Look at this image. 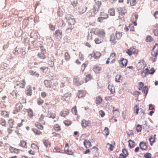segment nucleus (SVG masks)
I'll use <instances>...</instances> for the list:
<instances>
[{
    "label": "nucleus",
    "mask_w": 158,
    "mask_h": 158,
    "mask_svg": "<svg viewBox=\"0 0 158 158\" xmlns=\"http://www.w3.org/2000/svg\"><path fill=\"white\" fill-rule=\"evenodd\" d=\"M94 33L102 38H104L106 35L105 32L103 29H99L97 28L94 29Z\"/></svg>",
    "instance_id": "nucleus-1"
},
{
    "label": "nucleus",
    "mask_w": 158,
    "mask_h": 158,
    "mask_svg": "<svg viewBox=\"0 0 158 158\" xmlns=\"http://www.w3.org/2000/svg\"><path fill=\"white\" fill-rule=\"evenodd\" d=\"M26 48L24 47L18 48H16L15 49V51L14 52V53L15 55H17L18 54H19L23 56L26 54Z\"/></svg>",
    "instance_id": "nucleus-2"
},
{
    "label": "nucleus",
    "mask_w": 158,
    "mask_h": 158,
    "mask_svg": "<svg viewBox=\"0 0 158 158\" xmlns=\"http://www.w3.org/2000/svg\"><path fill=\"white\" fill-rule=\"evenodd\" d=\"M73 82L77 86H79L83 84L84 81L81 78L77 76H75L73 78Z\"/></svg>",
    "instance_id": "nucleus-3"
},
{
    "label": "nucleus",
    "mask_w": 158,
    "mask_h": 158,
    "mask_svg": "<svg viewBox=\"0 0 158 158\" xmlns=\"http://www.w3.org/2000/svg\"><path fill=\"white\" fill-rule=\"evenodd\" d=\"M42 62L37 63L36 62H35L34 65H35V67L36 68H40V70L43 73H46L48 70V67H42L41 65V63Z\"/></svg>",
    "instance_id": "nucleus-4"
},
{
    "label": "nucleus",
    "mask_w": 158,
    "mask_h": 158,
    "mask_svg": "<svg viewBox=\"0 0 158 158\" xmlns=\"http://www.w3.org/2000/svg\"><path fill=\"white\" fill-rule=\"evenodd\" d=\"M116 54L115 52H113L111 53L110 56L108 58L107 60L106 61V63L107 64L110 63L109 60H111L110 63H114L116 61Z\"/></svg>",
    "instance_id": "nucleus-5"
},
{
    "label": "nucleus",
    "mask_w": 158,
    "mask_h": 158,
    "mask_svg": "<svg viewBox=\"0 0 158 158\" xmlns=\"http://www.w3.org/2000/svg\"><path fill=\"white\" fill-rule=\"evenodd\" d=\"M23 107V105L21 103H17L15 106L13 113L14 114H16L20 112L22 110Z\"/></svg>",
    "instance_id": "nucleus-6"
},
{
    "label": "nucleus",
    "mask_w": 158,
    "mask_h": 158,
    "mask_svg": "<svg viewBox=\"0 0 158 158\" xmlns=\"http://www.w3.org/2000/svg\"><path fill=\"white\" fill-rule=\"evenodd\" d=\"M138 15L136 13H133L131 19V21L132 23L135 26H137V24L136 21L138 19Z\"/></svg>",
    "instance_id": "nucleus-7"
},
{
    "label": "nucleus",
    "mask_w": 158,
    "mask_h": 158,
    "mask_svg": "<svg viewBox=\"0 0 158 158\" xmlns=\"http://www.w3.org/2000/svg\"><path fill=\"white\" fill-rule=\"evenodd\" d=\"M152 55L154 57L158 55V44H156L153 47L152 51Z\"/></svg>",
    "instance_id": "nucleus-8"
},
{
    "label": "nucleus",
    "mask_w": 158,
    "mask_h": 158,
    "mask_svg": "<svg viewBox=\"0 0 158 158\" xmlns=\"http://www.w3.org/2000/svg\"><path fill=\"white\" fill-rule=\"evenodd\" d=\"M87 9V7L85 5H81L78 8L79 12L80 14H83L86 12Z\"/></svg>",
    "instance_id": "nucleus-9"
},
{
    "label": "nucleus",
    "mask_w": 158,
    "mask_h": 158,
    "mask_svg": "<svg viewBox=\"0 0 158 158\" xmlns=\"http://www.w3.org/2000/svg\"><path fill=\"white\" fill-rule=\"evenodd\" d=\"M17 86H15V88H17V87L18 86H19V87L22 88H24L26 84L25 81L24 80H23L21 81L20 82L19 81H17L16 82Z\"/></svg>",
    "instance_id": "nucleus-10"
},
{
    "label": "nucleus",
    "mask_w": 158,
    "mask_h": 158,
    "mask_svg": "<svg viewBox=\"0 0 158 158\" xmlns=\"http://www.w3.org/2000/svg\"><path fill=\"white\" fill-rule=\"evenodd\" d=\"M140 148L143 150H146L148 148V143L143 141L141 142L139 144Z\"/></svg>",
    "instance_id": "nucleus-11"
},
{
    "label": "nucleus",
    "mask_w": 158,
    "mask_h": 158,
    "mask_svg": "<svg viewBox=\"0 0 158 158\" xmlns=\"http://www.w3.org/2000/svg\"><path fill=\"white\" fill-rule=\"evenodd\" d=\"M118 62L119 64H121V67H125L127 64L128 60L126 59L121 58L119 60Z\"/></svg>",
    "instance_id": "nucleus-12"
},
{
    "label": "nucleus",
    "mask_w": 158,
    "mask_h": 158,
    "mask_svg": "<svg viewBox=\"0 0 158 158\" xmlns=\"http://www.w3.org/2000/svg\"><path fill=\"white\" fill-rule=\"evenodd\" d=\"M118 39L115 35V34H112L110 36V41L111 44H115L116 42Z\"/></svg>",
    "instance_id": "nucleus-13"
},
{
    "label": "nucleus",
    "mask_w": 158,
    "mask_h": 158,
    "mask_svg": "<svg viewBox=\"0 0 158 158\" xmlns=\"http://www.w3.org/2000/svg\"><path fill=\"white\" fill-rule=\"evenodd\" d=\"M102 69L101 67L98 65H96L94 67L93 70L96 73L98 74L100 73Z\"/></svg>",
    "instance_id": "nucleus-14"
},
{
    "label": "nucleus",
    "mask_w": 158,
    "mask_h": 158,
    "mask_svg": "<svg viewBox=\"0 0 158 158\" xmlns=\"http://www.w3.org/2000/svg\"><path fill=\"white\" fill-rule=\"evenodd\" d=\"M54 58L53 56H51L50 57L48 61V64L50 67H53L54 65Z\"/></svg>",
    "instance_id": "nucleus-15"
},
{
    "label": "nucleus",
    "mask_w": 158,
    "mask_h": 158,
    "mask_svg": "<svg viewBox=\"0 0 158 158\" xmlns=\"http://www.w3.org/2000/svg\"><path fill=\"white\" fill-rule=\"evenodd\" d=\"M81 125L83 127H86L89 126L90 124V121H87L85 119H83L81 122Z\"/></svg>",
    "instance_id": "nucleus-16"
},
{
    "label": "nucleus",
    "mask_w": 158,
    "mask_h": 158,
    "mask_svg": "<svg viewBox=\"0 0 158 158\" xmlns=\"http://www.w3.org/2000/svg\"><path fill=\"white\" fill-rule=\"evenodd\" d=\"M86 94L85 91L83 90L79 91L77 94L78 98H81L84 97Z\"/></svg>",
    "instance_id": "nucleus-17"
},
{
    "label": "nucleus",
    "mask_w": 158,
    "mask_h": 158,
    "mask_svg": "<svg viewBox=\"0 0 158 158\" xmlns=\"http://www.w3.org/2000/svg\"><path fill=\"white\" fill-rule=\"evenodd\" d=\"M113 108V113L114 116H113V117L114 116H118L119 115V111L118 109V108H116L114 106L112 107Z\"/></svg>",
    "instance_id": "nucleus-18"
},
{
    "label": "nucleus",
    "mask_w": 158,
    "mask_h": 158,
    "mask_svg": "<svg viewBox=\"0 0 158 158\" xmlns=\"http://www.w3.org/2000/svg\"><path fill=\"white\" fill-rule=\"evenodd\" d=\"M32 91L31 87V86H29L27 87L26 93L27 95H31L32 94Z\"/></svg>",
    "instance_id": "nucleus-19"
},
{
    "label": "nucleus",
    "mask_w": 158,
    "mask_h": 158,
    "mask_svg": "<svg viewBox=\"0 0 158 158\" xmlns=\"http://www.w3.org/2000/svg\"><path fill=\"white\" fill-rule=\"evenodd\" d=\"M43 143L46 148L50 147L51 145V142L48 139H44Z\"/></svg>",
    "instance_id": "nucleus-20"
},
{
    "label": "nucleus",
    "mask_w": 158,
    "mask_h": 158,
    "mask_svg": "<svg viewBox=\"0 0 158 158\" xmlns=\"http://www.w3.org/2000/svg\"><path fill=\"white\" fill-rule=\"evenodd\" d=\"M118 10L120 14L122 15H124L127 12V10L124 7L118 8Z\"/></svg>",
    "instance_id": "nucleus-21"
},
{
    "label": "nucleus",
    "mask_w": 158,
    "mask_h": 158,
    "mask_svg": "<svg viewBox=\"0 0 158 158\" xmlns=\"http://www.w3.org/2000/svg\"><path fill=\"white\" fill-rule=\"evenodd\" d=\"M10 152L12 153H15L17 154L19 153V151L18 149L14 148L12 147H10L9 148Z\"/></svg>",
    "instance_id": "nucleus-22"
},
{
    "label": "nucleus",
    "mask_w": 158,
    "mask_h": 158,
    "mask_svg": "<svg viewBox=\"0 0 158 158\" xmlns=\"http://www.w3.org/2000/svg\"><path fill=\"white\" fill-rule=\"evenodd\" d=\"M102 100L103 99L100 96H98L96 98L95 102L96 104L99 105L102 103Z\"/></svg>",
    "instance_id": "nucleus-23"
},
{
    "label": "nucleus",
    "mask_w": 158,
    "mask_h": 158,
    "mask_svg": "<svg viewBox=\"0 0 158 158\" xmlns=\"http://www.w3.org/2000/svg\"><path fill=\"white\" fill-rule=\"evenodd\" d=\"M84 144L86 148H89L91 145L90 142L87 140H85L84 142Z\"/></svg>",
    "instance_id": "nucleus-24"
},
{
    "label": "nucleus",
    "mask_w": 158,
    "mask_h": 158,
    "mask_svg": "<svg viewBox=\"0 0 158 158\" xmlns=\"http://www.w3.org/2000/svg\"><path fill=\"white\" fill-rule=\"evenodd\" d=\"M127 3H130L131 6H134L136 4L137 1L136 0H127Z\"/></svg>",
    "instance_id": "nucleus-25"
},
{
    "label": "nucleus",
    "mask_w": 158,
    "mask_h": 158,
    "mask_svg": "<svg viewBox=\"0 0 158 158\" xmlns=\"http://www.w3.org/2000/svg\"><path fill=\"white\" fill-rule=\"evenodd\" d=\"M96 13L92 9L90 10L87 12L88 15L90 17L94 16Z\"/></svg>",
    "instance_id": "nucleus-26"
},
{
    "label": "nucleus",
    "mask_w": 158,
    "mask_h": 158,
    "mask_svg": "<svg viewBox=\"0 0 158 158\" xmlns=\"http://www.w3.org/2000/svg\"><path fill=\"white\" fill-rule=\"evenodd\" d=\"M26 110L29 117L30 118H32L34 116L33 110L31 109H27Z\"/></svg>",
    "instance_id": "nucleus-27"
},
{
    "label": "nucleus",
    "mask_w": 158,
    "mask_h": 158,
    "mask_svg": "<svg viewBox=\"0 0 158 158\" xmlns=\"http://www.w3.org/2000/svg\"><path fill=\"white\" fill-rule=\"evenodd\" d=\"M32 130L34 132L35 135H40L42 134V132L41 131L36 128H33Z\"/></svg>",
    "instance_id": "nucleus-28"
},
{
    "label": "nucleus",
    "mask_w": 158,
    "mask_h": 158,
    "mask_svg": "<svg viewBox=\"0 0 158 158\" xmlns=\"http://www.w3.org/2000/svg\"><path fill=\"white\" fill-rule=\"evenodd\" d=\"M55 35L56 37L61 36V38L62 36V32L61 30H58L55 31Z\"/></svg>",
    "instance_id": "nucleus-29"
},
{
    "label": "nucleus",
    "mask_w": 158,
    "mask_h": 158,
    "mask_svg": "<svg viewBox=\"0 0 158 158\" xmlns=\"http://www.w3.org/2000/svg\"><path fill=\"white\" fill-rule=\"evenodd\" d=\"M153 32L156 36H158V24H156L154 27Z\"/></svg>",
    "instance_id": "nucleus-30"
},
{
    "label": "nucleus",
    "mask_w": 158,
    "mask_h": 158,
    "mask_svg": "<svg viewBox=\"0 0 158 158\" xmlns=\"http://www.w3.org/2000/svg\"><path fill=\"white\" fill-rule=\"evenodd\" d=\"M35 126L40 130H42L44 129V127L41 123H37L35 124Z\"/></svg>",
    "instance_id": "nucleus-31"
},
{
    "label": "nucleus",
    "mask_w": 158,
    "mask_h": 158,
    "mask_svg": "<svg viewBox=\"0 0 158 158\" xmlns=\"http://www.w3.org/2000/svg\"><path fill=\"white\" fill-rule=\"evenodd\" d=\"M69 114V110H66L61 111L60 112V114L61 116L65 117Z\"/></svg>",
    "instance_id": "nucleus-32"
},
{
    "label": "nucleus",
    "mask_w": 158,
    "mask_h": 158,
    "mask_svg": "<svg viewBox=\"0 0 158 158\" xmlns=\"http://www.w3.org/2000/svg\"><path fill=\"white\" fill-rule=\"evenodd\" d=\"M108 89L110 90L111 94H113L115 93V88L113 86L109 85L108 86Z\"/></svg>",
    "instance_id": "nucleus-33"
},
{
    "label": "nucleus",
    "mask_w": 158,
    "mask_h": 158,
    "mask_svg": "<svg viewBox=\"0 0 158 158\" xmlns=\"http://www.w3.org/2000/svg\"><path fill=\"white\" fill-rule=\"evenodd\" d=\"M108 13L111 16H114L115 15V9L114 8L110 9L108 10Z\"/></svg>",
    "instance_id": "nucleus-34"
},
{
    "label": "nucleus",
    "mask_w": 158,
    "mask_h": 158,
    "mask_svg": "<svg viewBox=\"0 0 158 158\" xmlns=\"http://www.w3.org/2000/svg\"><path fill=\"white\" fill-rule=\"evenodd\" d=\"M53 128L57 132H59L61 130L60 126L57 124H55L53 126Z\"/></svg>",
    "instance_id": "nucleus-35"
},
{
    "label": "nucleus",
    "mask_w": 158,
    "mask_h": 158,
    "mask_svg": "<svg viewBox=\"0 0 158 158\" xmlns=\"http://www.w3.org/2000/svg\"><path fill=\"white\" fill-rule=\"evenodd\" d=\"M101 56V53L99 52H96L93 54V56L95 59H98Z\"/></svg>",
    "instance_id": "nucleus-36"
},
{
    "label": "nucleus",
    "mask_w": 158,
    "mask_h": 158,
    "mask_svg": "<svg viewBox=\"0 0 158 158\" xmlns=\"http://www.w3.org/2000/svg\"><path fill=\"white\" fill-rule=\"evenodd\" d=\"M122 80V77L119 74H117L115 77V81L117 82H120Z\"/></svg>",
    "instance_id": "nucleus-37"
},
{
    "label": "nucleus",
    "mask_w": 158,
    "mask_h": 158,
    "mask_svg": "<svg viewBox=\"0 0 158 158\" xmlns=\"http://www.w3.org/2000/svg\"><path fill=\"white\" fill-rule=\"evenodd\" d=\"M8 123L10 127L13 128L15 124V121L13 119H10L8 120Z\"/></svg>",
    "instance_id": "nucleus-38"
},
{
    "label": "nucleus",
    "mask_w": 158,
    "mask_h": 158,
    "mask_svg": "<svg viewBox=\"0 0 158 158\" xmlns=\"http://www.w3.org/2000/svg\"><path fill=\"white\" fill-rule=\"evenodd\" d=\"M29 73L30 75L32 76H34L35 77H39L40 76V74L38 73H37L35 71H34L33 70L30 71Z\"/></svg>",
    "instance_id": "nucleus-39"
},
{
    "label": "nucleus",
    "mask_w": 158,
    "mask_h": 158,
    "mask_svg": "<svg viewBox=\"0 0 158 158\" xmlns=\"http://www.w3.org/2000/svg\"><path fill=\"white\" fill-rule=\"evenodd\" d=\"M94 41L96 44H99L103 42L102 38L96 37Z\"/></svg>",
    "instance_id": "nucleus-40"
},
{
    "label": "nucleus",
    "mask_w": 158,
    "mask_h": 158,
    "mask_svg": "<svg viewBox=\"0 0 158 158\" xmlns=\"http://www.w3.org/2000/svg\"><path fill=\"white\" fill-rule=\"evenodd\" d=\"M130 50H131L133 54H137L138 53V50L136 49L135 46H132L130 48Z\"/></svg>",
    "instance_id": "nucleus-41"
},
{
    "label": "nucleus",
    "mask_w": 158,
    "mask_h": 158,
    "mask_svg": "<svg viewBox=\"0 0 158 158\" xmlns=\"http://www.w3.org/2000/svg\"><path fill=\"white\" fill-rule=\"evenodd\" d=\"M139 110V106L138 105L135 104L134 107V111L136 113V114H138V112Z\"/></svg>",
    "instance_id": "nucleus-42"
},
{
    "label": "nucleus",
    "mask_w": 158,
    "mask_h": 158,
    "mask_svg": "<svg viewBox=\"0 0 158 158\" xmlns=\"http://www.w3.org/2000/svg\"><path fill=\"white\" fill-rule=\"evenodd\" d=\"M44 84L48 88H50L51 87V83L48 80H45L44 81Z\"/></svg>",
    "instance_id": "nucleus-43"
},
{
    "label": "nucleus",
    "mask_w": 158,
    "mask_h": 158,
    "mask_svg": "<svg viewBox=\"0 0 158 158\" xmlns=\"http://www.w3.org/2000/svg\"><path fill=\"white\" fill-rule=\"evenodd\" d=\"M92 79V77L91 74H88L86 76V77L85 79V82H87L88 81Z\"/></svg>",
    "instance_id": "nucleus-44"
},
{
    "label": "nucleus",
    "mask_w": 158,
    "mask_h": 158,
    "mask_svg": "<svg viewBox=\"0 0 158 158\" xmlns=\"http://www.w3.org/2000/svg\"><path fill=\"white\" fill-rule=\"evenodd\" d=\"M128 142L129 143V146L131 148L134 147L135 143L133 141H132L131 139H130L128 141Z\"/></svg>",
    "instance_id": "nucleus-45"
},
{
    "label": "nucleus",
    "mask_w": 158,
    "mask_h": 158,
    "mask_svg": "<svg viewBox=\"0 0 158 158\" xmlns=\"http://www.w3.org/2000/svg\"><path fill=\"white\" fill-rule=\"evenodd\" d=\"M75 23V21L74 19L71 18L69 19L68 24L73 26Z\"/></svg>",
    "instance_id": "nucleus-46"
},
{
    "label": "nucleus",
    "mask_w": 158,
    "mask_h": 158,
    "mask_svg": "<svg viewBox=\"0 0 158 158\" xmlns=\"http://www.w3.org/2000/svg\"><path fill=\"white\" fill-rule=\"evenodd\" d=\"M44 53H38V56L40 58L42 59H44L46 58V56L44 55Z\"/></svg>",
    "instance_id": "nucleus-47"
},
{
    "label": "nucleus",
    "mask_w": 158,
    "mask_h": 158,
    "mask_svg": "<svg viewBox=\"0 0 158 158\" xmlns=\"http://www.w3.org/2000/svg\"><path fill=\"white\" fill-rule=\"evenodd\" d=\"M88 64V62L87 61H86L82 64L81 68L82 71H83L85 70L86 67L87 66Z\"/></svg>",
    "instance_id": "nucleus-48"
},
{
    "label": "nucleus",
    "mask_w": 158,
    "mask_h": 158,
    "mask_svg": "<svg viewBox=\"0 0 158 158\" xmlns=\"http://www.w3.org/2000/svg\"><path fill=\"white\" fill-rule=\"evenodd\" d=\"M101 16L104 19H107L108 16L107 14L104 12H102L100 14Z\"/></svg>",
    "instance_id": "nucleus-49"
},
{
    "label": "nucleus",
    "mask_w": 158,
    "mask_h": 158,
    "mask_svg": "<svg viewBox=\"0 0 158 158\" xmlns=\"http://www.w3.org/2000/svg\"><path fill=\"white\" fill-rule=\"evenodd\" d=\"M92 153L94 154H96L98 153V149L96 147H94L92 149Z\"/></svg>",
    "instance_id": "nucleus-50"
},
{
    "label": "nucleus",
    "mask_w": 158,
    "mask_h": 158,
    "mask_svg": "<svg viewBox=\"0 0 158 158\" xmlns=\"http://www.w3.org/2000/svg\"><path fill=\"white\" fill-rule=\"evenodd\" d=\"M1 115L4 117H8L9 116L7 112L6 111H2L1 113Z\"/></svg>",
    "instance_id": "nucleus-51"
},
{
    "label": "nucleus",
    "mask_w": 158,
    "mask_h": 158,
    "mask_svg": "<svg viewBox=\"0 0 158 158\" xmlns=\"http://www.w3.org/2000/svg\"><path fill=\"white\" fill-rule=\"evenodd\" d=\"M73 28V26L69 24L68 27L66 30V31L67 33L70 32L71 30Z\"/></svg>",
    "instance_id": "nucleus-52"
},
{
    "label": "nucleus",
    "mask_w": 158,
    "mask_h": 158,
    "mask_svg": "<svg viewBox=\"0 0 158 158\" xmlns=\"http://www.w3.org/2000/svg\"><path fill=\"white\" fill-rule=\"evenodd\" d=\"M73 114L76 115L77 114V110L76 106L73 107L71 110Z\"/></svg>",
    "instance_id": "nucleus-53"
},
{
    "label": "nucleus",
    "mask_w": 158,
    "mask_h": 158,
    "mask_svg": "<svg viewBox=\"0 0 158 158\" xmlns=\"http://www.w3.org/2000/svg\"><path fill=\"white\" fill-rule=\"evenodd\" d=\"M64 57L65 60L67 61L69 60L70 59V56L67 52H66L64 53Z\"/></svg>",
    "instance_id": "nucleus-54"
},
{
    "label": "nucleus",
    "mask_w": 158,
    "mask_h": 158,
    "mask_svg": "<svg viewBox=\"0 0 158 158\" xmlns=\"http://www.w3.org/2000/svg\"><path fill=\"white\" fill-rule=\"evenodd\" d=\"M115 35L118 40L121 37L122 34L120 32H117L115 34Z\"/></svg>",
    "instance_id": "nucleus-55"
},
{
    "label": "nucleus",
    "mask_w": 158,
    "mask_h": 158,
    "mask_svg": "<svg viewBox=\"0 0 158 158\" xmlns=\"http://www.w3.org/2000/svg\"><path fill=\"white\" fill-rule=\"evenodd\" d=\"M148 89L147 86H145L143 87V92L146 95L148 93Z\"/></svg>",
    "instance_id": "nucleus-56"
},
{
    "label": "nucleus",
    "mask_w": 158,
    "mask_h": 158,
    "mask_svg": "<svg viewBox=\"0 0 158 158\" xmlns=\"http://www.w3.org/2000/svg\"><path fill=\"white\" fill-rule=\"evenodd\" d=\"M71 3L73 6H76L78 3L77 0H70Z\"/></svg>",
    "instance_id": "nucleus-57"
},
{
    "label": "nucleus",
    "mask_w": 158,
    "mask_h": 158,
    "mask_svg": "<svg viewBox=\"0 0 158 158\" xmlns=\"http://www.w3.org/2000/svg\"><path fill=\"white\" fill-rule=\"evenodd\" d=\"M149 70L148 69L146 68L145 69V70H144L143 71H142L141 73L142 75H143V73H144V75H143L144 77H145L146 76V74H149Z\"/></svg>",
    "instance_id": "nucleus-58"
},
{
    "label": "nucleus",
    "mask_w": 158,
    "mask_h": 158,
    "mask_svg": "<svg viewBox=\"0 0 158 158\" xmlns=\"http://www.w3.org/2000/svg\"><path fill=\"white\" fill-rule=\"evenodd\" d=\"M99 8H100L98 6L94 5L93 8H92V9L95 12L97 13L99 11Z\"/></svg>",
    "instance_id": "nucleus-59"
},
{
    "label": "nucleus",
    "mask_w": 158,
    "mask_h": 158,
    "mask_svg": "<svg viewBox=\"0 0 158 158\" xmlns=\"http://www.w3.org/2000/svg\"><path fill=\"white\" fill-rule=\"evenodd\" d=\"M95 1V4H94L96 6H97L100 8V6L101 5L102 2L101 1H99L97 0H94Z\"/></svg>",
    "instance_id": "nucleus-60"
},
{
    "label": "nucleus",
    "mask_w": 158,
    "mask_h": 158,
    "mask_svg": "<svg viewBox=\"0 0 158 158\" xmlns=\"http://www.w3.org/2000/svg\"><path fill=\"white\" fill-rule=\"evenodd\" d=\"M26 142L23 140H22L20 141L19 145L20 146L24 147L26 146Z\"/></svg>",
    "instance_id": "nucleus-61"
},
{
    "label": "nucleus",
    "mask_w": 158,
    "mask_h": 158,
    "mask_svg": "<svg viewBox=\"0 0 158 158\" xmlns=\"http://www.w3.org/2000/svg\"><path fill=\"white\" fill-rule=\"evenodd\" d=\"M44 100L41 98H39L37 99V102L39 105H41L44 103Z\"/></svg>",
    "instance_id": "nucleus-62"
},
{
    "label": "nucleus",
    "mask_w": 158,
    "mask_h": 158,
    "mask_svg": "<svg viewBox=\"0 0 158 158\" xmlns=\"http://www.w3.org/2000/svg\"><path fill=\"white\" fill-rule=\"evenodd\" d=\"M63 123L65 125L67 126L70 125L72 123L71 121L67 120H64Z\"/></svg>",
    "instance_id": "nucleus-63"
},
{
    "label": "nucleus",
    "mask_w": 158,
    "mask_h": 158,
    "mask_svg": "<svg viewBox=\"0 0 158 158\" xmlns=\"http://www.w3.org/2000/svg\"><path fill=\"white\" fill-rule=\"evenodd\" d=\"M144 86V84L142 82H140L139 83L138 89L139 90H141L142 89L143 87Z\"/></svg>",
    "instance_id": "nucleus-64"
}]
</instances>
